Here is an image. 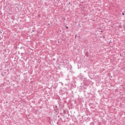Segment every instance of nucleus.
<instances>
[{"mask_svg":"<svg viewBox=\"0 0 125 125\" xmlns=\"http://www.w3.org/2000/svg\"><path fill=\"white\" fill-rule=\"evenodd\" d=\"M68 26H66V29H68Z\"/></svg>","mask_w":125,"mask_h":125,"instance_id":"1","label":"nucleus"},{"mask_svg":"<svg viewBox=\"0 0 125 125\" xmlns=\"http://www.w3.org/2000/svg\"><path fill=\"white\" fill-rule=\"evenodd\" d=\"M123 15H124V13H123Z\"/></svg>","mask_w":125,"mask_h":125,"instance_id":"2","label":"nucleus"}]
</instances>
